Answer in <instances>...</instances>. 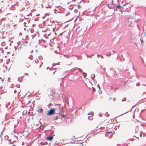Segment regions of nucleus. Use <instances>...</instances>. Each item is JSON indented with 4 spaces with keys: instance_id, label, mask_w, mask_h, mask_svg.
<instances>
[{
    "instance_id": "nucleus-31",
    "label": "nucleus",
    "mask_w": 146,
    "mask_h": 146,
    "mask_svg": "<svg viewBox=\"0 0 146 146\" xmlns=\"http://www.w3.org/2000/svg\"><path fill=\"white\" fill-rule=\"evenodd\" d=\"M42 64H43L42 62H41V65H40V66L42 65Z\"/></svg>"
},
{
    "instance_id": "nucleus-52",
    "label": "nucleus",
    "mask_w": 146,
    "mask_h": 146,
    "mask_svg": "<svg viewBox=\"0 0 146 146\" xmlns=\"http://www.w3.org/2000/svg\"><path fill=\"white\" fill-rule=\"evenodd\" d=\"M88 119H89V117H88Z\"/></svg>"
},
{
    "instance_id": "nucleus-48",
    "label": "nucleus",
    "mask_w": 146,
    "mask_h": 146,
    "mask_svg": "<svg viewBox=\"0 0 146 146\" xmlns=\"http://www.w3.org/2000/svg\"><path fill=\"white\" fill-rule=\"evenodd\" d=\"M62 33H61V34L62 35Z\"/></svg>"
},
{
    "instance_id": "nucleus-45",
    "label": "nucleus",
    "mask_w": 146,
    "mask_h": 146,
    "mask_svg": "<svg viewBox=\"0 0 146 146\" xmlns=\"http://www.w3.org/2000/svg\"><path fill=\"white\" fill-rule=\"evenodd\" d=\"M112 1L111 3H112L113 2V0H111Z\"/></svg>"
},
{
    "instance_id": "nucleus-15",
    "label": "nucleus",
    "mask_w": 146,
    "mask_h": 146,
    "mask_svg": "<svg viewBox=\"0 0 146 146\" xmlns=\"http://www.w3.org/2000/svg\"><path fill=\"white\" fill-rule=\"evenodd\" d=\"M105 115L107 117H108L109 115H108V113L107 112H106V113H105Z\"/></svg>"
},
{
    "instance_id": "nucleus-26",
    "label": "nucleus",
    "mask_w": 146,
    "mask_h": 146,
    "mask_svg": "<svg viewBox=\"0 0 146 146\" xmlns=\"http://www.w3.org/2000/svg\"><path fill=\"white\" fill-rule=\"evenodd\" d=\"M93 91H94L95 90V89L94 88H93Z\"/></svg>"
},
{
    "instance_id": "nucleus-50",
    "label": "nucleus",
    "mask_w": 146,
    "mask_h": 146,
    "mask_svg": "<svg viewBox=\"0 0 146 146\" xmlns=\"http://www.w3.org/2000/svg\"><path fill=\"white\" fill-rule=\"evenodd\" d=\"M113 100L115 101V99H113Z\"/></svg>"
},
{
    "instance_id": "nucleus-11",
    "label": "nucleus",
    "mask_w": 146,
    "mask_h": 146,
    "mask_svg": "<svg viewBox=\"0 0 146 146\" xmlns=\"http://www.w3.org/2000/svg\"><path fill=\"white\" fill-rule=\"evenodd\" d=\"M55 94V92L53 91H52V94H51L50 95L51 96H52L53 95H54Z\"/></svg>"
},
{
    "instance_id": "nucleus-44",
    "label": "nucleus",
    "mask_w": 146,
    "mask_h": 146,
    "mask_svg": "<svg viewBox=\"0 0 146 146\" xmlns=\"http://www.w3.org/2000/svg\"><path fill=\"white\" fill-rule=\"evenodd\" d=\"M99 89H100V87H99Z\"/></svg>"
},
{
    "instance_id": "nucleus-49",
    "label": "nucleus",
    "mask_w": 146,
    "mask_h": 146,
    "mask_svg": "<svg viewBox=\"0 0 146 146\" xmlns=\"http://www.w3.org/2000/svg\"><path fill=\"white\" fill-rule=\"evenodd\" d=\"M111 98H110V100H111Z\"/></svg>"
},
{
    "instance_id": "nucleus-4",
    "label": "nucleus",
    "mask_w": 146,
    "mask_h": 146,
    "mask_svg": "<svg viewBox=\"0 0 146 146\" xmlns=\"http://www.w3.org/2000/svg\"><path fill=\"white\" fill-rule=\"evenodd\" d=\"M20 91H21L18 88L17 90H14V93L15 94L16 92H18V94H19Z\"/></svg>"
},
{
    "instance_id": "nucleus-35",
    "label": "nucleus",
    "mask_w": 146,
    "mask_h": 146,
    "mask_svg": "<svg viewBox=\"0 0 146 146\" xmlns=\"http://www.w3.org/2000/svg\"><path fill=\"white\" fill-rule=\"evenodd\" d=\"M53 31L54 32V28H53L52 29Z\"/></svg>"
},
{
    "instance_id": "nucleus-29",
    "label": "nucleus",
    "mask_w": 146,
    "mask_h": 146,
    "mask_svg": "<svg viewBox=\"0 0 146 146\" xmlns=\"http://www.w3.org/2000/svg\"><path fill=\"white\" fill-rule=\"evenodd\" d=\"M100 57H101V58H104V57H103V56H101H101H100Z\"/></svg>"
},
{
    "instance_id": "nucleus-39",
    "label": "nucleus",
    "mask_w": 146,
    "mask_h": 146,
    "mask_svg": "<svg viewBox=\"0 0 146 146\" xmlns=\"http://www.w3.org/2000/svg\"><path fill=\"white\" fill-rule=\"evenodd\" d=\"M49 68V67H47L46 68V69L47 70H48V68Z\"/></svg>"
},
{
    "instance_id": "nucleus-25",
    "label": "nucleus",
    "mask_w": 146,
    "mask_h": 146,
    "mask_svg": "<svg viewBox=\"0 0 146 146\" xmlns=\"http://www.w3.org/2000/svg\"><path fill=\"white\" fill-rule=\"evenodd\" d=\"M40 57H41H41H41V56H39V59H40V60H41V58H40Z\"/></svg>"
},
{
    "instance_id": "nucleus-33",
    "label": "nucleus",
    "mask_w": 146,
    "mask_h": 146,
    "mask_svg": "<svg viewBox=\"0 0 146 146\" xmlns=\"http://www.w3.org/2000/svg\"><path fill=\"white\" fill-rule=\"evenodd\" d=\"M64 57H67V56L66 55H64Z\"/></svg>"
},
{
    "instance_id": "nucleus-13",
    "label": "nucleus",
    "mask_w": 146,
    "mask_h": 146,
    "mask_svg": "<svg viewBox=\"0 0 146 146\" xmlns=\"http://www.w3.org/2000/svg\"><path fill=\"white\" fill-rule=\"evenodd\" d=\"M110 133H111L110 132H107V133L106 134V135H105L106 136H108V135H109V134H110Z\"/></svg>"
},
{
    "instance_id": "nucleus-27",
    "label": "nucleus",
    "mask_w": 146,
    "mask_h": 146,
    "mask_svg": "<svg viewBox=\"0 0 146 146\" xmlns=\"http://www.w3.org/2000/svg\"><path fill=\"white\" fill-rule=\"evenodd\" d=\"M139 135H140V137H141L142 136V134H140Z\"/></svg>"
},
{
    "instance_id": "nucleus-36",
    "label": "nucleus",
    "mask_w": 146,
    "mask_h": 146,
    "mask_svg": "<svg viewBox=\"0 0 146 146\" xmlns=\"http://www.w3.org/2000/svg\"><path fill=\"white\" fill-rule=\"evenodd\" d=\"M97 56L98 57H99L100 56L99 55H98Z\"/></svg>"
},
{
    "instance_id": "nucleus-53",
    "label": "nucleus",
    "mask_w": 146,
    "mask_h": 146,
    "mask_svg": "<svg viewBox=\"0 0 146 146\" xmlns=\"http://www.w3.org/2000/svg\"><path fill=\"white\" fill-rule=\"evenodd\" d=\"M119 15H120V14H119Z\"/></svg>"
},
{
    "instance_id": "nucleus-9",
    "label": "nucleus",
    "mask_w": 146,
    "mask_h": 146,
    "mask_svg": "<svg viewBox=\"0 0 146 146\" xmlns=\"http://www.w3.org/2000/svg\"><path fill=\"white\" fill-rule=\"evenodd\" d=\"M95 75L94 74H92L91 76V78L92 79L94 80V78H95Z\"/></svg>"
},
{
    "instance_id": "nucleus-32",
    "label": "nucleus",
    "mask_w": 146,
    "mask_h": 146,
    "mask_svg": "<svg viewBox=\"0 0 146 146\" xmlns=\"http://www.w3.org/2000/svg\"><path fill=\"white\" fill-rule=\"evenodd\" d=\"M141 43H142L143 42V40H141Z\"/></svg>"
},
{
    "instance_id": "nucleus-2",
    "label": "nucleus",
    "mask_w": 146,
    "mask_h": 146,
    "mask_svg": "<svg viewBox=\"0 0 146 146\" xmlns=\"http://www.w3.org/2000/svg\"><path fill=\"white\" fill-rule=\"evenodd\" d=\"M53 138V137L52 135H50L49 136H48L47 137L46 139L49 141H51L52 139Z\"/></svg>"
},
{
    "instance_id": "nucleus-30",
    "label": "nucleus",
    "mask_w": 146,
    "mask_h": 146,
    "mask_svg": "<svg viewBox=\"0 0 146 146\" xmlns=\"http://www.w3.org/2000/svg\"><path fill=\"white\" fill-rule=\"evenodd\" d=\"M25 75H27V76L28 75V73H26L25 74Z\"/></svg>"
},
{
    "instance_id": "nucleus-10",
    "label": "nucleus",
    "mask_w": 146,
    "mask_h": 146,
    "mask_svg": "<svg viewBox=\"0 0 146 146\" xmlns=\"http://www.w3.org/2000/svg\"><path fill=\"white\" fill-rule=\"evenodd\" d=\"M82 74L83 75L84 77H85L86 76V73L84 72H82Z\"/></svg>"
},
{
    "instance_id": "nucleus-14",
    "label": "nucleus",
    "mask_w": 146,
    "mask_h": 146,
    "mask_svg": "<svg viewBox=\"0 0 146 146\" xmlns=\"http://www.w3.org/2000/svg\"><path fill=\"white\" fill-rule=\"evenodd\" d=\"M8 136H5V139L6 140H7L8 139Z\"/></svg>"
},
{
    "instance_id": "nucleus-21",
    "label": "nucleus",
    "mask_w": 146,
    "mask_h": 146,
    "mask_svg": "<svg viewBox=\"0 0 146 146\" xmlns=\"http://www.w3.org/2000/svg\"><path fill=\"white\" fill-rule=\"evenodd\" d=\"M45 7L46 8H48L49 7V5L48 4Z\"/></svg>"
},
{
    "instance_id": "nucleus-28",
    "label": "nucleus",
    "mask_w": 146,
    "mask_h": 146,
    "mask_svg": "<svg viewBox=\"0 0 146 146\" xmlns=\"http://www.w3.org/2000/svg\"><path fill=\"white\" fill-rule=\"evenodd\" d=\"M146 94L145 92H143V95H144V94Z\"/></svg>"
},
{
    "instance_id": "nucleus-16",
    "label": "nucleus",
    "mask_w": 146,
    "mask_h": 146,
    "mask_svg": "<svg viewBox=\"0 0 146 146\" xmlns=\"http://www.w3.org/2000/svg\"><path fill=\"white\" fill-rule=\"evenodd\" d=\"M60 63V62H59L58 63H56V64H52V65H53V66H55V65H56L59 64Z\"/></svg>"
},
{
    "instance_id": "nucleus-12",
    "label": "nucleus",
    "mask_w": 146,
    "mask_h": 146,
    "mask_svg": "<svg viewBox=\"0 0 146 146\" xmlns=\"http://www.w3.org/2000/svg\"><path fill=\"white\" fill-rule=\"evenodd\" d=\"M48 144V143L47 142H45L44 143H42V145H47Z\"/></svg>"
},
{
    "instance_id": "nucleus-19",
    "label": "nucleus",
    "mask_w": 146,
    "mask_h": 146,
    "mask_svg": "<svg viewBox=\"0 0 146 146\" xmlns=\"http://www.w3.org/2000/svg\"><path fill=\"white\" fill-rule=\"evenodd\" d=\"M126 98H124L122 100V101L123 102V101H126Z\"/></svg>"
},
{
    "instance_id": "nucleus-34",
    "label": "nucleus",
    "mask_w": 146,
    "mask_h": 146,
    "mask_svg": "<svg viewBox=\"0 0 146 146\" xmlns=\"http://www.w3.org/2000/svg\"><path fill=\"white\" fill-rule=\"evenodd\" d=\"M86 56H87L88 57H90V58H91V57H90V56H88V55H86Z\"/></svg>"
},
{
    "instance_id": "nucleus-23",
    "label": "nucleus",
    "mask_w": 146,
    "mask_h": 146,
    "mask_svg": "<svg viewBox=\"0 0 146 146\" xmlns=\"http://www.w3.org/2000/svg\"><path fill=\"white\" fill-rule=\"evenodd\" d=\"M5 127H4L3 128V130L1 132V134H3V131H4L5 130Z\"/></svg>"
},
{
    "instance_id": "nucleus-38",
    "label": "nucleus",
    "mask_w": 146,
    "mask_h": 146,
    "mask_svg": "<svg viewBox=\"0 0 146 146\" xmlns=\"http://www.w3.org/2000/svg\"><path fill=\"white\" fill-rule=\"evenodd\" d=\"M107 7H109V4H108L107 5Z\"/></svg>"
},
{
    "instance_id": "nucleus-46",
    "label": "nucleus",
    "mask_w": 146,
    "mask_h": 146,
    "mask_svg": "<svg viewBox=\"0 0 146 146\" xmlns=\"http://www.w3.org/2000/svg\"><path fill=\"white\" fill-rule=\"evenodd\" d=\"M55 72H53V74H54L55 73Z\"/></svg>"
},
{
    "instance_id": "nucleus-43",
    "label": "nucleus",
    "mask_w": 146,
    "mask_h": 146,
    "mask_svg": "<svg viewBox=\"0 0 146 146\" xmlns=\"http://www.w3.org/2000/svg\"><path fill=\"white\" fill-rule=\"evenodd\" d=\"M130 27H131L132 26V24L130 26Z\"/></svg>"
},
{
    "instance_id": "nucleus-18",
    "label": "nucleus",
    "mask_w": 146,
    "mask_h": 146,
    "mask_svg": "<svg viewBox=\"0 0 146 146\" xmlns=\"http://www.w3.org/2000/svg\"><path fill=\"white\" fill-rule=\"evenodd\" d=\"M38 61V59H36V60H35V62L36 63H37Z\"/></svg>"
},
{
    "instance_id": "nucleus-20",
    "label": "nucleus",
    "mask_w": 146,
    "mask_h": 146,
    "mask_svg": "<svg viewBox=\"0 0 146 146\" xmlns=\"http://www.w3.org/2000/svg\"><path fill=\"white\" fill-rule=\"evenodd\" d=\"M140 85V84L139 83H137L136 84V86H139Z\"/></svg>"
},
{
    "instance_id": "nucleus-47",
    "label": "nucleus",
    "mask_w": 146,
    "mask_h": 146,
    "mask_svg": "<svg viewBox=\"0 0 146 146\" xmlns=\"http://www.w3.org/2000/svg\"><path fill=\"white\" fill-rule=\"evenodd\" d=\"M123 3V1H122L121 3Z\"/></svg>"
},
{
    "instance_id": "nucleus-24",
    "label": "nucleus",
    "mask_w": 146,
    "mask_h": 146,
    "mask_svg": "<svg viewBox=\"0 0 146 146\" xmlns=\"http://www.w3.org/2000/svg\"><path fill=\"white\" fill-rule=\"evenodd\" d=\"M78 8L79 9H80V5H78Z\"/></svg>"
},
{
    "instance_id": "nucleus-40",
    "label": "nucleus",
    "mask_w": 146,
    "mask_h": 146,
    "mask_svg": "<svg viewBox=\"0 0 146 146\" xmlns=\"http://www.w3.org/2000/svg\"><path fill=\"white\" fill-rule=\"evenodd\" d=\"M90 113H88V115H90Z\"/></svg>"
},
{
    "instance_id": "nucleus-17",
    "label": "nucleus",
    "mask_w": 146,
    "mask_h": 146,
    "mask_svg": "<svg viewBox=\"0 0 146 146\" xmlns=\"http://www.w3.org/2000/svg\"><path fill=\"white\" fill-rule=\"evenodd\" d=\"M61 117L63 118L65 117V115L64 114H62L61 115Z\"/></svg>"
},
{
    "instance_id": "nucleus-8",
    "label": "nucleus",
    "mask_w": 146,
    "mask_h": 146,
    "mask_svg": "<svg viewBox=\"0 0 146 146\" xmlns=\"http://www.w3.org/2000/svg\"><path fill=\"white\" fill-rule=\"evenodd\" d=\"M76 68V69H78L79 70V71L80 72H81L82 73V72H83L82 71V69H81L80 68Z\"/></svg>"
},
{
    "instance_id": "nucleus-5",
    "label": "nucleus",
    "mask_w": 146,
    "mask_h": 146,
    "mask_svg": "<svg viewBox=\"0 0 146 146\" xmlns=\"http://www.w3.org/2000/svg\"><path fill=\"white\" fill-rule=\"evenodd\" d=\"M27 68H29L30 66L28 62H26L25 64Z\"/></svg>"
},
{
    "instance_id": "nucleus-41",
    "label": "nucleus",
    "mask_w": 146,
    "mask_h": 146,
    "mask_svg": "<svg viewBox=\"0 0 146 146\" xmlns=\"http://www.w3.org/2000/svg\"><path fill=\"white\" fill-rule=\"evenodd\" d=\"M17 86H18V87L19 88V86H20L19 85H17Z\"/></svg>"
},
{
    "instance_id": "nucleus-42",
    "label": "nucleus",
    "mask_w": 146,
    "mask_h": 146,
    "mask_svg": "<svg viewBox=\"0 0 146 146\" xmlns=\"http://www.w3.org/2000/svg\"><path fill=\"white\" fill-rule=\"evenodd\" d=\"M24 144V143H22V145H23V144Z\"/></svg>"
},
{
    "instance_id": "nucleus-51",
    "label": "nucleus",
    "mask_w": 146,
    "mask_h": 146,
    "mask_svg": "<svg viewBox=\"0 0 146 146\" xmlns=\"http://www.w3.org/2000/svg\"><path fill=\"white\" fill-rule=\"evenodd\" d=\"M113 100L115 101V99H113Z\"/></svg>"
},
{
    "instance_id": "nucleus-7",
    "label": "nucleus",
    "mask_w": 146,
    "mask_h": 146,
    "mask_svg": "<svg viewBox=\"0 0 146 146\" xmlns=\"http://www.w3.org/2000/svg\"><path fill=\"white\" fill-rule=\"evenodd\" d=\"M42 111H43V109L42 108H41L38 109V112L41 113Z\"/></svg>"
},
{
    "instance_id": "nucleus-22",
    "label": "nucleus",
    "mask_w": 146,
    "mask_h": 146,
    "mask_svg": "<svg viewBox=\"0 0 146 146\" xmlns=\"http://www.w3.org/2000/svg\"><path fill=\"white\" fill-rule=\"evenodd\" d=\"M58 119V116H56L55 117V120H57Z\"/></svg>"
},
{
    "instance_id": "nucleus-37",
    "label": "nucleus",
    "mask_w": 146,
    "mask_h": 146,
    "mask_svg": "<svg viewBox=\"0 0 146 146\" xmlns=\"http://www.w3.org/2000/svg\"><path fill=\"white\" fill-rule=\"evenodd\" d=\"M112 69H113V68H110V70H112Z\"/></svg>"
},
{
    "instance_id": "nucleus-1",
    "label": "nucleus",
    "mask_w": 146,
    "mask_h": 146,
    "mask_svg": "<svg viewBox=\"0 0 146 146\" xmlns=\"http://www.w3.org/2000/svg\"><path fill=\"white\" fill-rule=\"evenodd\" d=\"M56 109L54 108H52L50 109L48 111V113H47V115H48L50 116L54 114H55V111Z\"/></svg>"
},
{
    "instance_id": "nucleus-3",
    "label": "nucleus",
    "mask_w": 146,
    "mask_h": 146,
    "mask_svg": "<svg viewBox=\"0 0 146 146\" xmlns=\"http://www.w3.org/2000/svg\"><path fill=\"white\" fill-rule=\"evenodd\" d=\"M141 88L144 90H146V85H142Z\"/></svg>"
},
{
    "instance_id": "nucleus-6",
    "label": "nucleus",
    "mask_w": 146,
    "mask_h": 146,
    "mask_svg": "<svg viewBox=\"0 0 146 146\" xmlns=\"http://www.w3.org/2000/svg\"><path fill=\"white\" fill-rule=\"evenodd\" d=\"M116 8H117V9H120L121 8H123V7H122L121 6H120V5H117L116 7Z\"/></svg>"
},
{
    "instance_id": "nucleus-54",
    "label": "nucleus",
    "mask_w": 146,
    "mask_h": 146,
    "mask_svg": "<svg viewBox=\"0 0 146 146\" xmlns=\"http://www.w3.org/2000/svg\"><path fill=\"white\" fill-rule=\"evenodd\" d=\"M73 137H74V136H73Z\"/></svg>"
}]
</instances>
